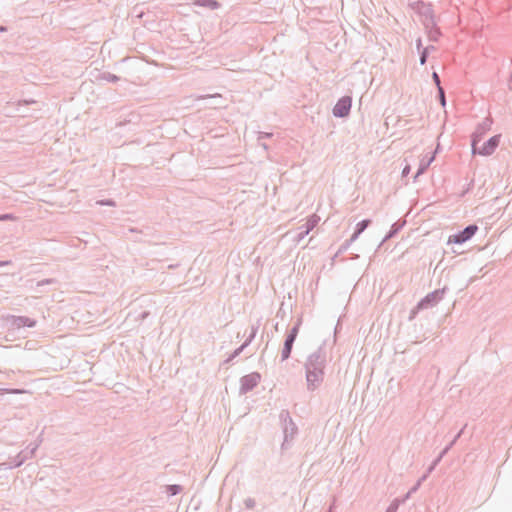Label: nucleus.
<instances>
[{
    "mask_svg": "<svg viewBox=\"0 0 512 512\" xmlns=\"http://www.w3.org/2000/svg\"><path fill=\"white\" fill-rule=\"evenodd\" d=\"M355 240H352V236L345 240L338 249L337 255L345 252Z\"/></svg>",
    "mask_w": 512,
    "mask_h": 512,
    "instance_id": "obj_24",
    "label": "nucleus"
},
{
    "mask_svg": "<svg viewBox=\"0 0 512 512\" xmlns=\"http://www.w3.org/2000/svg\"><path fill=\"white\" fill-rule=\"evenodd\" d=\"M334 506H335V499L333 500V503L330 505L327 512H333Z\"/></svg>",
    "mask_w": 512,
    "mask_h": 512,
    "instance_id": "obj_49",
    "label": "nucleus"
},
{
    "mask_svg": "<svg viewBox=\"0 0 512 512\" xmlns=\"http://www.w3.org/2000/svg\"><path fill=\"white\" fill-rule=\"evenodd\" d=\"M427 33L428 39L432 42H437L442 35L440 28L437 26V22H433V27L424 26Z\"/></svg>",
    "mask_w": 512,
    "mask_h": 512,
    "instance_id": "obj_12",
    "label": "nucleus"
},
{
    "mask_svg": "<svg viewBox=\"0 0 512 512\" xmlns=\"http://www.w3.org/2000/svg\"><path fill=\"white\" fill-rule=\"evenodd\" d=\"M409 172H410V165H408V164H407V165L403 168V170H402V176H403V177H406V176L409 174Z\"/></svg>",
    "mask_w": 512,
    "mask_h": 512,
    "instance_id": "obj_40",
    "label": "nucleus"
},
{
    "mask_svg": "<svg viewBox=\"0 0 512 512\" xmlns=\"http://www.w3.org/2000/svg\"><path fill=\"white\" fill-rule=\"evenodd\" d=\"M445 292H446V288H442V289H436V290L428 293L411 310L409 319L410 320L414 319L416 314L420 310L429 309V308L434 307L437 303H439L443 299Z\"/></svg>",
    "mask_w": 512,
    "mask_h": 512,
    "instance_id": "obj_2",
    "label": "nucleus"
},
{
    "mask_svg": "<svg viewBox=\"0 0 512 512\" xmlns=\"http://www.w3.org/2000/svg\"><path fill=\"white\" fill-rule=\"evenodd\" d=\"M424 49H428V53H429L430 51L436 50V47L433 45H429V46L425 47Z\"/></svg>",
    "mask_w": 512,
    "mask_h": 512,
    "instance_id": "obj_47",
    "label": "nucleus"
},
{
    "mask_svg": "<svg viewBox=\"0 0 512 512\" xmlns=\"http://www.w3.org/2000/svg\"><path fill=\"white\" fill-rule=\"evenodd\" d=\"M437 91H438V98H439L440 104L443 107H445V105H446V97H445V91H444L443 87L439 86V89Z\"/></svg>",
    "mask_w": 512,
    "mask_h": 512,
    "instance_id": "obj_28",
    "label": "nucleus"
},
{
    "mask_svg": "<svg viewBox=\"0 0 512 512\" xmlns=\"http://www.w3.org/2000/svg\"><path fill=\"white\" fill-rule=\"evenodd\" d=\"M11 324L15 328L34 327L36 321L26 316H12Z\"/></svg>",
    "mask_w": 512,
    "mask_h": 512,
    "instance_id": "obj_10",
    "label": "nucleus"
},
{
    "mask_svg": "<svg viewBox=\"0 0 512 512\" xmlns=\"http://www.w3.org/2000/svg\"><path fill=\"white\" fill-rule=\"evenodd\" d=\"M24 463L23 457L19 456L18 454L11 458L9 462L7 463H1L0 464V470L2 469H12L16 467H20Z\"/></svg>",
    "mask_w": 512,
    "mask_h": 512,
    "instance_id": "obj_15",
    "label": "nucleus"
},
{
    "mask_svg": "<svg viewBox=\"0 0 512 512\" xmlns=\"http://www.w3.org/2000/svg\"><path fill=\"white\" fill-rule=\"evenodd\" d=\"M11 264V261H0V267H3V266H6V265H10Z\"/></svg>",
    "mask_w": 512,
    "mask_h": 512,
    "instance_id": "obj_46",
    "label": "nucleus"
},
{
    "mask_svg": "<svg viewBox=\"0 0 512 512\" xmlns=\"http://www.w3.org/2000/svg\"><path fill=\"white\" fill-rule=\"evenodd\" d=\"M246 347L247 346H244V344H242L240 347H238L236 350H234V352L229 356V358L226 360V362H230L234 358L239 356Z\"/></svg>",
    "mask_w": 512,
    "mask_h": 512,
    "instance_id": "obj_27",
    "label": "nucleus"
},
{
    "mask_svg": "<svg viewBox=\"0 0 512 512\" xmlns=\"http://www.w3.org/2000/svg\"><path fill=\"white\" fill-rule=\"evenodd\" d=\"M244 505L247 509H253L256 506V502L253 498L248 497L244 500Z\"/></svg>",
    "mask_w": 512,
    "mask_h": 512,
    "instance_id": "obj_30",
    "label": "nucleus"
},
{
    "mask_svg": "<svg viewBox=\"0 0 512 512\" xmlns=\"http://www.w3.org/2000/svg\"><path fill=\"white\" fill-rule=\"evenodd\" d=\"M258 328H259V322H257V324H256V325H252V326H251V334H253L254 336H256L257 331H258Z\"/></svg>",
    "mask_w": 512,
    "mask_h": 512,
    "instance_id": "obj_41",
    "label": "nucleus"
},
{
    "mask_svg": "<svg viewBox=\"0 0 512 512\" xmlns=\"http://www.w3.org/2000/svg\"><path fill=\"white\" fill-rule=\"evenodd\" d=\"M14 218L15 217L12 214H1L0 215V222L1 221H6V220H12Z\"/></svg>",
    "mask_w": 512,
    "mask_h": 512,
    "instance_id": "obj_36",
    "label": "nucleus"
},
{
    "mask_svg": "<svg viewBox=\"0 0 512 512\" xmlns=\"http://www.w3.org/2000/svg\"><path fill=\"white\" fill-rule=\"evenodd\" d=\"M261 380V375L258 372H252L240 379V394H246L253 390Z\"/></svg>",
    "mask_w": 512,
    "mask_h": 512,
    "instance_id": "obj_8",
    "label": "nucleus"
},
{
    "mask_svg": "<svg viewBox=\"0 0 512 512\" xmlns=\"http://www.w3.org/2000/svg\"><path fill=\"white\" fill-rule=\"evenodd\" d=\"M370 224H371L370 219H364V220L360 221L356 225L355 231L352 234V240H357L358 237L365 231V229H367L369 227Z\"/></svg>",
    "mask_w": 512,
    "mask_h": 512,
    "instance_id": "obj_16",
    "label": "nucleus"
},
{
    "mask_svg": "<svg viewBox=\"0 0 512 512\" xmlns=\"http://www.w3.org/2000/svg\"><path fill=\"white\" fill-rule=\"evenodd\" d=\"M194 5L206 7L211 10H216L220 7V3L216 0H195Z\"/></svg>",
    "mask_w": 512,
    "mask_h": 512,
    "instance_id": "obj_18",
    "label": "nucleus"
},
{
    "mask_svg": "<svg viewBox=\"0 0 512 512\" xmlns=\"http://www.w3.org/2000/svg\"><path fill=\"white\" fill-rule=\"evenodd\" d=\"M400 505V499H394L385 512H397Z\"/></svg>",
    "mask_w": 512,
    "mask_h": 512,
    "instance_id": "obj_26",
    "label": "nucleus"
},
{
    "mask_svg": "<svg viewBox=\"0 0 512 512\" xmlns=\"http://www.w3.org/2000/svg\"><path fill=\"white\" fill-rule=\"evenodd\" d=\"M465 427H466V425L455 435V437L452 439V441L448 444V445H451V448L455 445L457 440L461 437V435L464 432Z\"/></svg>",
    "mask_w": 512,
    "mask_h": 512,
    "instance_id": "obj_32",
    "label": "nucleus"
},
{
    "mask_svg": "<svg viewBox=\"0 0 512 512\" xmlns=\"http://www.w3.org/2000/svg\"><path fill=\"white\" fill-rule=\"evenodd\" d=\"M405 223H406L405 221H397V222L393 223L389 232L385 236L384 241L396 236L398 234V232L403 228Z\"/></svg>",
    "mask_w": 512,
    "mask_h": 512,
    "instance_id": "obj_17",
    "label": "nucleus"
},
{
    "mask_svg": "<svg viewBox=\"0 0 512 512\" xmlns=\"http://www.w3.org/2000/svg\"><path fill=\"white\" fill-rule=\"evenodd\" d=\"M259 145H260V146H262L265 150H267V149H268L267 144H266V143H264V142H262V141H260Z\"/></svg>",
    "mask_w": 512,
    "mask_h": 512,
    "instance_id": "obj_50",
    "label": "nucleus"
},
{
    "mask_svg": "<svg viewBox=\"0 0 512 512\" xmlns=\"http://www.w3.org/2000/svg\"><path fill=\"white\" fill-rule=\"evenodd\" d=\"M256 336H254L253 334H249L247 339L245 340V342L243 343L244 346H248L255 338Z\"/></svg>",
    "mask_w": 512,
    "mask_h": 512,
    "instance_id": "obj_39",
    "label": "nucleus"
},
{
    "mask_svg": "<svg viewBox=\"0 0 512 512\" xmlns=\"http://www.w3.org/2000/svg\"><path fill=\"white\" fill-rule=\"evenodd\" d=\"M309 234L308 231H305V228L299 229L297 234L294 236V241L298 244L300 243L307 235Z\"/></svg>",
    "mask_w": 512,
    "mask_h": 512,
    "instance_id": "obj_23",
    "label": "nucleus"
},
{
    "mask_svg": "<svg viewBox=\"0 0 512 512\" xmlns=\"http://www.w3.org/2000/svg\"><path fill=\"white\" fill-rule=\"evenodd\" d=\"M451 449V445H447L439 455H442V458L448 453V451Z\"/></svg>",
    "mask_w": 512,
    "mask_h": 512,
    "instance_id": "obj_42",
    "label": "nucleus"
},
{
    "mask_svg": "<svg viewBox=\"0 0 512 512\" xmlns=\"http://www.w3.org/2000/svg\"><path fill=\"white\" fill-rule=\"evenodd\" d=\"M38 447L39 443L29 444L24 450L20 451L18 455L22 456L23 461L25 462L26 460L31 459L34 456Z\"/></svg>",
    "mask_w": 512,
    "mask_h": 512,
    "instance_id": "obj_14",
    "label": "nucleus"
},
{
    "mask_svg": "<svg viewBox=\"0 0 512 512\" xmlns=\"http://www.w3.org/2000/svg\"><path fill=\"white\" fill-rule=\"evenodd\" d=\"M97 203L100 204V205H108V206H114L115 205L114 201L111 200V199L101 200V201H98Z\"/></svg>",
    "mask_w": 512,
    "mask_h": 512,
    "instance_id": "obj_35",
    "label": "nucleus"
},
{
    "mask_svg": "<svg viewBox=\"0 0 512 512\" xmlns=\"http://www.w3.org/2000/svg\"><path fill=\"white\" fill-rule=\"evenodd\" d=\"M273 134L272 133H268V132H259V135H258V143H260V141H262L263 139L265 138H270L272 137Z\"/></svg>",
    "mask_w": 512,
    "mask_h": 512,
    "instance_id": "obj_34",
    "label": "nucleus"
},
{
    "mask_svg": "<svg viewBox=\"0 0 512 512\" xmlns=\"http://www.w3.org/2000/svg\"><path fill=\"white\" fill-rule=\"evenodd\" d=\"M433 160H434L433 156L427 160H425V159L421 160L418 170L414 176V181H416V179L427 170V168L430 166V164L432 163Z\"/></svg>",
    "mask_w": 512,
    "mask_h": 512,
    "instance_id": "obj_19",
    "label": "nucleus"
},
{
    "mask_svg": "<svg viewBox=\"0 0 512 512\" xmlns=\"http://www.w3.org/2000/svg\"><path fill=\"white\" fill-rule=\"evenodd\" d=\"M500 135H495L489 138L486 142L482 144L481 147L478 146L480 141H477V135H472L471 137V146H472V153L479 154L482 156H489L491 155L496 148L498 147L500 143Z\"/></svg>",
    "mask_w": 512,
    "mask_h": 512,
    "instance_id": "obj_4",
    "label": "nucleus"
},
{
    "mask_svg": "<svg viewBox=\"0 0 512 512\" xmlns=\"http://www.w3.org/2000/svg\"><path fill=\"white\" fill-rule=\"evenodd\" d=\"M204 99L213 100V103L210 104V107H212V108L224 107L222 96L218 93L200 95L197 97V100H204Z\"/></svg>",
    "mask_w": 512,
    "mask_h": 512,
    "instance_id": "obj_13",
    "label": "nucleus"
},
{
    "mask_svg": "<svg viewBox=\"0 0 512 512\" xmlns=\"http://www.w3.org/2000/svg\"><path fill=\"white\" fill-rule=\"evenodd\" d=\"M352 98L350 96L341 97L333 107V115L337 118L347 117L350 113Z\"/></svg>",
    "mask_w": 512,
    "mask_h": 512,
    "instance_id": "obj_9",
    "label": "nucleus"
},
{
    "mask_svg": "<svg viewBox=\"0 0 512 512\" xmlns=\"http://www.w3.org/2000/svg\"><path fill=\"white\" fill-rule=\"evenodd\" d=\"M6 30H7V28H6V27H4V26H0V32H4V31H6Z\"/></svg>",
    "mask_w": 512,
    "mask_h": 512,
    "instance_id": "obj_51",
    "label": "nucleus"
},
{
    "mask_svg": "<svg viewBox=\"0 0 512 512\" xmlns=\"http://www.w3.org/2000/svg\"><path fill=\"white\" fill-rule=\"evenodd\" d=\"M149 316V312L148 311H143L140 315H139V319L140 320H144L145 318H147Z\"/></svg>",
    "mask_w": 512,
    "mask_h": 512,
    "instance_id": "obj_43",
    "label": "nucleus"
},
{
    "mask_svg": "<svg viewBox=\"0 0 512 512\" xmlns=\"http://www.w3.org/2000/svg\"><path fill=\"white\" fill-rule=\"evenodd\" d=\"M279 419L281 421L284 434V440L281 445V449L285 450L287 449L289 442L293 440L294 436L297 434L298 428L291 418L288 410H282L280 412Z\"/></svg>",
    "mask_w": 512,
    "mask_h": 512,
    "instance_id": "obj_3",
    "label": "nucleus"
},
{
    "mask_svg": "<svg viewBox=\"0 0 512 512\" xmlns=\"http://www.w3.org/2000/svg\"><path fill=\"white\" fill-rule=\"evenodd\" d=\"M441 460H442V455H438V457L428 467V473H431L436 468V466L439 464V462Z\"/></svg>",
    "mask_w": 512,
    "mask_h": 512,
    "instance_id": "obj_31",
    "label": "nucleus"
},
{
    "mask_svg": "<svg viewBox=\"0 0 512 512\" xmlns=\"http://www.w3.org/2000/svg\"><path fill=\"white\" fill-rule=\"evenodd\" d=\"M478 231V226L476 224H470L466 226L463 230L453 234L449 237L448 243L454 244H463L466 241L470 240Z\"/></svg>",
    "mask_w": 512,
    "mask_h": 512,
    "instance_id": "obj_7",
    "label": "nucleus"
},
{
    "mask_svg": "<svg viewBox=\"0 0 512 512\" xmlns=\"http://www.w3.org/2000/svg\"><path fill=\"white\" fill-rule=\"evenodd\" d=\"M301 324H302V318L300 317L297 319L295 325L288 332V334L284 340L283 348L281 350V361H286L287 359L290 358L291 352L293 349V345L298 336Z\"/></svg>",
    "mask_w": 512,
    "mask_h": 512,
    "instance_id": "obj_6",
    "label": "nucleus"
},
{
    "mask_svg": "<svg viewBox=\"0 0 512 512\" xmlns=\"http://www.w3.org/2000/svg\"><path fill=\"white\" fill-rule=\"evenodd\" d=\"M412 9L421 17L423 26L433 27L435 22V14L431 3L424 2L422 0L413 2L411 4Z\"/></svg>",
    "mask_w": 512,
    "mask_h": 512,
    "instance_id": "obj_5",
    "label": "nucleus"
},
{
    "mask_svg": "<svg viewBox=\"0 0 512 512\" xmlns=\"http://www.w3.org/2000/svg\"><path fill=\"white\" fill-rule=\"evenodd\" d=\"M183 490L181 485L171 484L166 486V492L169 496H175Z\"/></svg>",
    "mask_w": 512,
    "mask_h": 512,
    "instance_id": "obj_21",
    "label": "nucleus"
},
{
    "mask_svg": "<svg viewBox=\"0 0 512 512\" xmlns=\"http://www.w3.org/2000/svg\"><path fill=\"white\" fill-rule=\"evenodd\" d=\"M317 223H318V218H317V216L313 215L307 220V222L304 225L300 226L299 229L305 228V231L310 232L311 230L314 229V227L317 225Z\"/></svg>",
    "mask_w": 512,
    "mask_h": 512,
    "instance_id": "obj_20",
    "label": "nucleus"
},
{
    "mask_svg": "<svg viewBox=\"0 0 512 512\" xmlns=\"http://www.w3.org/2000/svg\"><path fill=\"white\" fill-rule=\"evenodd\" d=\"M429 474H430V473H428V471H427V472H426V473H425V474H424V475L419 479V480H421V483L427 479V477L429 476Z\"/></svg>",
    "mask_w": 512,
    "mask_h": 512,
    "instance_id": "obj_48",
    "label": "nucleus"
},
{
    "mask_svg": "<svg viewBox=\"0 0 512 512\" xmlns=\"http://www.w3.org/2000/svg\"><path fill=\"white\" fill-rule=\"evenodd\" d=\"M421 486V480H418L413 487L410 488V493H415Z\"/></svg>",
    "mask_w": 512,
    "mask_h": 512,
    "instance_id": "obj_38",
    "label": "nucleus"
},
{
    "mask_svg": "<svg viewBox=\"0 0 512 512\" xmlns=\"http://www.w3.org/2000/svg\"><path fill=\"white\" fill-rule=\"evenodd\" d=\"M413 493H410V490L407 492V494L404 496L403 499L400 500V504L404 503Z\"/></svg>",
    "mask_w": 512,
    "mask_h": 512,
    "instance_id": "obj_44",
    "label": "nucleus"
},
{
    "mask_svg": "<svg viewBox=\"0 0 512 512\" xmlns=\"http://www.w3.org/2000/svg\"><path fill=\"white\" fill-rule=\"evenodd\" d=\"M327 364V354L324 345L317 348L306 359L304 364L307 389L316 390L323 382L325 368Z\"/></svg>",
    "mask_w": 512,
    "mask_h": 512,
    "instance_id": "obj_1",
    "label": "nucleus"
},
{
    "mask_svg": "<svg viewBox=\"0 0 512 512\" xmlns=\"http://www.w3.org/2000/svg\"><path fill=\"white\" fill-rule=\"evenodd\" d=\"M27 391L24 390V389H9V388H0V394H5V393H9V394H22V393H26Z\"/></svg>",
    "mask_w": 512,
    "mask_h": 512,
    "instance_id": "obj_25",
    "label": "nucleus"
},
{
    "mask_svg": "<svg viewBox=\"0 0 512 512\" xmlns=\"http://www.w3.org/2000/svg\"><path fill=\"white\" fill-rule=\"evenodd\" d=\"M492 119L485 118L482 123H480L475 132L472 135H477V141H481L484 134L491 129Z\"/></svg>",
    "mask_w": 512,
    "mask_h": 512,
    "instance_id": "obj_11",
    "label": "nucleus"
},
{
    "mask_svg": "<svg viewBox=\"0 0 512 512\" xmlns=\"http://www.w3.org/2000/svg\"><path fill=\"white\" fill-rule=\"evenodd\" d=\"M432 79H433V82L435 83V85L437 86V90H438L439 86H441V80H440L438 73L433 72Z\"/></svg>",
    "mask_w": 512,
    "mask_h": 512,
    "instance_id": "obj_33",
    "label": "nucleus"
},
{
    "mask_svg": "<svg viewBox=\"0 0 512 512\" xmlns=\"http://www.w3.org/2000/svg\"><path fill=\"white\" fill-rule=\"evenodd\" d=\"M54 281H55L54 279H44V280L39 281L37 283V286H43V285H46V284H51Z\"/></svg>",
    "mask_w": 512,
    "mask_h": 512,
    "instance_id": "obj_37",
    "label": "nucleus"
},
{
    "mask_svg": "<svg viewBox=\"0 0 512 512\" xmlns=\"http://www.w3.org/2000/svg\"><path fill=\"white\" fill-rule=\"evenodd\" d=\"M416 46L418 50L422 48V40L420 38L416 41Z\"/></svg>",
    "mask_w": 512,
    "mask_h": 512,
    "instance_id": "obj_45",
    "label": "nucleus"
},
{
    "mask_svg": "<svg viewBox=\"0 0 512 512\" xmlns=\"http://www.w3.org/2000/svg\"><path fill=\"white\" fill-rule=\"evenodd\" d=\"M428 55H429L428 49H422V51L420 53V58H419L421 65H424L427 62Z\"/></svg>",
    "mask_w": 512,
    "mask_h": 512,
    "instance_id": "obj_29",
    "label": "nucleus"
},
{
    "mask_svg": "<svg viewBox=\"0 0 512 512\" xmlns=\"http://www.w3.org/2000/svg\"><path fill=\"white\" fill-rule=\"evenodd\" d=\"M99 78L101 80H105V81H108V82H117L120 79L117 75L112 74L110 72H103V73H101Z\"/></svg>",
    "mask_w": 512,
    "mask_h": 512,
    "instance_id": "obj_22",
    "label": "nucleus"
}]
</instances>
